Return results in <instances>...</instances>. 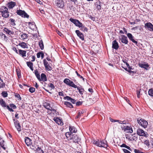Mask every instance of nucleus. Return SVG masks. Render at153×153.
<instances>
[{"label": "nucleus", "mask_w": 153, "mask_h": 153, "mask_svg": "<svg viewBox=\"0 0 153 153\" xmlns=\"http://www.w3.org/2000/svg\"><path fill=\"white\" fill-rule=\"evenodd\" d=\"M36 149L35 151L36 153H44V152L41 147H39V146L37 145Z\"/></svg>", "instance_id": "nucleus-33"}, {"label": "nucleus", "mask_w": 153, "mask_h": 153, "mask_svg": "<svg viewBox=\"0 0 153 153\" xmlns=\"http://www.w3.org/2000/svg\"><path fill=\"white\" fill-rule=\"evenodd\" d=\"M69 86L72 87L74 88H77V86L73 82L70 80V83L69 84Z\"/></svg>", "instance_id": "nucleus-40"}, {"label": "nucleus", "mask_w": 153, "mask_h": 153, "mask_svg": "<svg viewBox=\"0 0 153 153\" xmlns=\"http://www.w3.org/2000/svg\"><path fill=\"white\" fill-rule=\"evenodd\" d=\"M123 150L125 153H131L130 151L126 149H123Z\"/></svg>", "instance_id": "nucleus-62"}, {"label": "nucleus", "mask_w": 153, "mask_h": 153, "mask_svg": "<svg viewBox=\"0 0 153 153\" xmlns=\"http://www.w3.org/2000/svg\"><path fill=\"white\" fill-rule=\"evenodd\" d=\"M1 94L2 96L4 97H7L8 94L6 91H4L2 92Z\"/></svg>", "instance_id": "nucleus-46"}, {"label": "nucleus", "mask_w": 153, "mask_h": 153, "mask_svg": "<svg viewBox=\"0 0 153 153\" xmlns=\"http://www.w3.org/2000/svg\"><path fill=\"white\" fill-rule=\"evenodd\" d=\"M9 105L11 108H12L14 109H15L17 108L16 106L14 104H10Z\"/></svg>", "instance_id": "nucleus-55"}, {"label": "nucleus", "mask_w": 153, "mask_h": 153, "mask_svg": "<svg viewBox=\"0 0 153 153\" xmlns=\"http://www.w3.org/2000/svg\"><path fill=\"white\" fill-rule=\"evenodd\" d=\"M137 134L140 136L147 137V133L144 131L142 129L138 128L137 131Z\"/></svg>", "instance_id": "nucleus-6"}, {"label": "nucleus", "mask_w": 153, "mask_h": 153, "mask_svg": "<svg viewBox=\"0 0 153 153\" xmlns=\"http://www.w3.org/2000/svg\"><path fill=\"white\" fill-rule=\"evenodd\" d=\"M69 20L72 23H73L76 26V25H77V24L78 20H77L76 19H74L72 18H71L69 19Z\"/></svg>", "instance_id": "nucleus-36"}, {"label": "nucleus", "mask_w": 153, "mask_h": 153, "mask_svg": "<svg viewBox=\"0 0 153 153\" xmlns=\"http://www.w3.org/2000/svg\"><path fill=\"white\" fill-rule=\"evenodd\" d=\"M76 73V74L78 76L80 79H82L83 80H84V78L81 76L77 71H75Z\"/></svg>", "instance_id": "nucleus-54"}, {"label": "nucleus", "mask_w": 153, "mask_h": 153, "mask_svg": "<svg viewBox=\"0 0 153 153\" xmlns=\"http://www.w3.org/2000/svg\"><path fill=\"white\" fill-rule=\"evenodd\" d=\"M120 146L121 147H125L130 151H131V149L130 147L126 145L124 143L122 144Z\"/></svg>", "instance_id": "nucleus-42"}, {"label": "nucleus", "mask_w": 153, "mask_h": 153, "mask_svg": "<svg viewBox=\"0 0 153 153\" xmlns=\"http://www.w3.org/2000/svg\"><path fill=\"white\" fill-rule=\"evenodd\" d=\"M26 51L19 49V50L18 54L19 55L22 56L23 57H24L26 56Z\"/></svg>", "instance_id": "nucleus-22"}, {"label": "nucleus", "mask_w": 153, "mask_h": 153, "mask_svg": "<svg viewBox=\"0 0 153 153\" xmlns=\"http://www.w3.org/2000/svg\"><path fill=\"white\" fill-rule=\"evenodd\" d=\"M120 41L122 42L125 44H127L128 42L127 37L124 35L121 36L120 38L119 39Z\"/></svg>", "instance_id": "nucleus-9"}, {"label": "nucleus", "mask_w": 153, "mask_h": 153, "mask_svg": "<svg viewBox=\"0 0 153 153\" xmlns=\"http://www.w3.org/2000/svg\"><path fill=\"white\" fill-rule=\"evenodd\" d=\"M16 72L18 78H20L21 77L20 70L19 69H16Z\"/></svg>", "instance_id": "nucleus-39"}, {"label": "nucleus", "mask_w": 153, "mask_h": 153, "mask_svg": "<svg viewBox=\"0 0 153 153\" xmlns=\"http://www.w3.org/2000/svg\"><path fill=\"white\" fill-rule=\"evenodd\" d=\"M39 47L40 49L42 50L44 48V45L43 41L41 40L39 42Z\"/></svg>", "instance_id": "nucleus-37"}, {"label": "nucleus", "mask_w": 153, "mask_h": 153, "mask_svg": "<svg viewBox=\"0 0 153 153\" xmlns=\"http://www.w3.org/2000/svg\"><path fill=\"white\" fill-rule=\"evenodd\" d=\"M75 33L77 36L81 39L82 40H84V35L79 30H76L75 31Z\"/></svg>", "instance_id": "nucleus-12"}, {"label": "nucleus", "mask_w": 153, "mask_h": 153, "mask_svg": "<svg viewBox=\"0 0 153 153\" xmlns=\"http://www.w3.org/2000/svg\"><path fill=\"white\" fill-rule=\"evenodd\" d=\"M14 125L15 127L17 128V131L19 132L21 131V126L19 121L16 120L14 122Z\"/></svg>", "instance_id": "nucleus-18"}, {"label": "nucleus", "mask_w": 153, "mask_h": 153, "mask_svg": "<svg viewBox=\"0 0 153 153\" xmlns=\"http://www.w3.org/2000/svg\"><path fill=\"white\" fill-rule=\"evenodd\" d=\"M97 8L98 10H100L101 9V7L100 5V2H99L98 4L97 3Z\"/></svg>", "instance_id": "nucleus-47"}, {"label": "nucleus", "mask_w": 153, "mask_h": 153, "mask_svg": "<svg viewBox=\"0 0 153 153\" xmlns=\"http://www.w3.org/2000/svg\"><path fill=\"white\" fill-rule=\"evenodd\" d=\"M31 141L32 140L28 137H25V142L27 146L31 145L32 143Z\"/></svg>", "instance_id": "nucleus-19"}, {"label": "nucleus", "mask_w": 153, "mask_h": 153, "mask_svg": "<svg viewBox=\"0 0 153 153\" xmlns=\"http://www.w3.org/2000/svg\"><path fill=\"white\" fill-rule=\"evenodd\" d=\"M64 104L65 105L66 107L70 108H72L73 107L71 103L68 102H65Z\"/></svg>", "instance_id": "nucleus-34"}, {"label": "nucleus", "mask_w": 153, "mask_h": 153, "mask_svg": "<svg viewBox=\"0 0 153 153\" xmlns=\"http://www.w3.org/2000/svg\"><path fill=\"white\" fill-rule=\"evenodd\" d=\"M122 128L123 130L126 133H132L133 132L132 128L131 126H126L123 128L122 127Z\"/></svg>", "instance_id": "nucleus-11"}, {"label": "nucleus", "mask_w": 153, "mask_h": 153, "mask_svg": "<svg viewBox=\"0 0 153 153\" xmlns=\"http://www.w3.org/2000/svg\"><path fill=\"white\" fill-rule=\"evenodd\" d=\"M0 105H1L3 107H6L11 112L14 111V110L13 109L10 108V107H9V106L8 105H6V102L2 99H0Z\"/></svg>", "instance_id": "nucleus-5"}, {"label": "nucleus", "mask_w": 153, "mask_h": 153, "mask_svg": "<svg viewBox=\"0 0 153 153\" xmlns=\"http://www.w3.org/2000/svg\"><path fill=\"white\" fill-rule=\"evenodd\" d=\"M26 63L27 66L29 68L33 66V63L30 62H27Z\"/></svg>", "instance_id": "nucleus-45"}, {"label": "nucleus", "mask_w": 153, "mask_h": 153, "mask_svg": "<svg viewBox=\"0 0 153 153\" xmlns=\"http://www.w3.org/2000/svg\"><path fill=\"white\" fill-rule=\"evenodd\" d=\"M0 145L1 147L4 150H5L7 148L5 142L3 139L0 136Z\"/></svg>", "instance_id": "nucleus-8"}, {"label": "nucleus", "mask_w": 153, "mask_h": 153, "mask_svg": "<svg viewBox=\"0 0 153 153\" xmlns=\"http://www.w3.org/2000/svg\"><path fill=\"white\" fill-rule=\"evenodd\" d=\"M4 31L7 34L9 35L11 34H13L14 32L12 30H9L6 27H4Z\"/></svg>", "instance_id": "nucleus-28"}, {"label": "nucleus", "mask_w": 153, "mask_h": 153, "mask_svg": "<svg viewBox=\"0 0 153 153\" xmlns=\"http://www.w3.org/2000/svg\"><path fill=\"white\" fill-rule=\"evenodd\" d=\"M93 143L100 147L107 148L108 146V143L106 140H94Z\"/></svg>", "instance_id": "nucleus-1"}, {"label": "nucleus", "mask_w": 153, "mask_h": 153, "mask_svg": "<svg viewBox=\"0 0 153 153\" xmlns=\"http://www.w3.org/2000/svg\"><path fill=\"white\" fill-rule=\"evenodd\" d=\"M0 12L2 17L6 18L9 17V12L8 11V8L5 6H2L1 7Z\"/></svg>", "instance_id": "nucleus-2"}, {"label": "nucleus", "mask_w": 153, "mask_h": 153, "mask_svg": "<svg viewBox=\"0 0 153 153\" xmlns=\"http://www.w3.org/2000/svg\"><path fill=\"white\" fill-rule=\"evenodd\" d=\"M82 102L78 101L76 103V106H79L82 105Z\"/></svg>", "instance_id": "nucleus-60"}, {"label": "nucleus", "mask_w": 153, "mask_h": 153, "mask_svg": "<svg viewBox=\"0 0 153 153\" xmlns=\"http://www.w3.org/2000/svg\"><path fill=\"white\" fill-rule=\"evenodd\" d=\"M134 152H135V153H145L144 152H142L139 149H134Z\"/></svg>", "instance_id": "nucleus-52"}, {"label": "nucleus", "mask_w": 153, "mask_h": 153, "mask_svg": "<svg viewBox=\"0 0 153 153\" xmlns=\"http://www.w3.org/2000/svg\"><path fill=\"white\" fill-rule=\"evenodd\" d=\"M14 125L15 127L17 128V131L19 132L21 131V126L19 121L16 120L14 122Z\"/></svg>", "instance_id": "nucleus-17"}, {"label": "nucleus", "mask_w": 153, "mask_h": 153, "mask_svg": "<svg viewBox=\"0 0 153 153\" xmlns=\"http://www.w3.org/2000/svg\"><path fill=\"white\" fill-rule=\"evenodd\" d=\"M140 91L139 90L137 91V96L138 98H139L140 97Z\"/></svg>", "instance_id": "nucleus-61"}, {"label": "nucleus", "mask_w": 153, "mask_h": 153, "mask_svg": "<svg viewBox=\"0 0 153 153\" xmlns=\"http://www.w3.org/2000/svg\"><path fill=\"white\" fill-rule=\"evenodd\" d=\"M110 120L111 121L113 122H118L119 123L121 124H125L126 123V122L125 121V120H124L123 121H122L120 120H114L113 119L111 118L110 119Z\"/></svg>", "instance_id": "nucleus-31"}, {"label": "nucleus", "mask_w": 153, "mask_h": 153, "mask_svg": "<svg viewBox=\"0 0 153 153\" xmlns=\"http://www.w3.org/2000/svg\"><path fill=\"white\" fill-rule=\"evenodd\" d=\"M39 80V81H42L43 82L47 81V79L46 75L44 73H42L41 75V78H40V80Z\"/></svg>", "instance_id": "nucleus-27"}, {"label": "nucleus", "mask_w": 153, "mask_h": 153, "mask_svg": "<svg viewBox=\"0 0 153 153\" xmlns=\"http://www.w3.org/2000/svg\"><path fill=\"white\" fill-rule=\"evenodd\" d=\"M16 13L18 15L23 17L26 18L27 19L29 18V15L24 10H17L16 11Z\"/></svg>", "instance_id": "nucleus-4"}, {"label": "nucleus", "mask_w": 153, "mask_h": 153, "mask_svg": "<svg viewBox=\"0 0 153 153\" xmlns=\"http://www.w3.org/2000/svg\"><path fill=\"white\" fill-rule=\"evenodd\" d=\"M84 111L83 110H79L78 111V113L76 117V118H78L80 117L81 115L83 114Z\"/></svg>", "instance_id": "nucleus-38"}, {"label": "nucleus", "mask_w": 153, "mask_h": 153, "mask_svg": "<svg viewBox=\"0 0 153 153\" xmlns=\"http://www.w3.org/2000/svg\"><path fill=\"white\" fill-rule=\"evenodd\" d=\"M80 140V139L76 135L74 134L71 136V140H72L74 142L77 143Z\"/></svg>", "instance_id": "nucleus-14"}, {"label": "nucleus", "mask_w": 153, "mask_h": 153, "mask_svg": "<svg viewBox=\"0 0 153 153\" xmlns=\"http://www.w3.org/2000/svg\"><path fill=\"white\" fill-rule=\"evenodd\" d=\"M119 47V46L118 42L116 40H114L112 42V48L117 50Z\"/></svg>", "instance_id": "nucleus-16"}, {"label": "nucleus", "mask_w": 153, "mask_h": 153, "mask_svg": "<svg viewBox=\"0 0 153 153\" xmlns=\"http://www.w3.org/2000/svg\"><path fill=\"white\" fill-rule=\"evenodd\" d=\"M148 94L150 96L153 97V88H151L149 89Z\"/></svg>", "instance_id": "nucleus-43"}, {"label": "nucleus", "mask_w": 153, "mask_h": 153, "mask_svg": "<svg viewBox=\"0 0 153 153\" xmlns=\"http://www.w3.org/2000/svg\"><path fill=\"white\" fill-rule=\"evenodd\" d=\"M144 27L151 31H153V25L150 22H149L145 24Z\"/></svg>", "instance_id": "nucleus-10"}, {"label": "nucleus", "mask_w": 153, "mask_h": 153, "mask_svg": "<svg viewBox=\"0 0 153 153\" xmlns=\"http://www.w3.org/2000/svg\"><path fill=\"white\" fill-rule=\"evenodd\" d=\"M56 6L62 8L64 6V2L63 1H58L56 3Z\"/></svg>", "instance_id": "nucleus-20"}, {"label": "nucleus", "mask_w": 153, "mask_h": 153, "mask_svg": "<svg viewBox=\"0 0 153 153\" xmlns=\"http://www.w3.org/2000/svg\"><path fill=\"white\" fill-rule=\"evenodd\" d=\"M48 86L51 88L52 89H54L55 88L54 85L52 83H50L48 84Z\"/></svg>", "instance_id": "nucleus-57"}, {"label": "nucleus", "mask_w": 153, "mask_h": 153, "mask_svg": "<svg viewBox=\"0 0 153 153\" xmlns=\"http://www.w3.org/2000/svg\"><path fill=\"white\" fill-rule=\"evenodd\" d=\"M49 110L51 111L52 112H53V113H56V110L54 108H53L52 107H51Z\"/></svg>", "instance_id": "nucleus-63"}, {"label": "nucleus", "mask_w": 153, "mask_h": 153, "mask_svg": "<svg viewBox=\"0 0 153 153\" xmlns=\"http://www.w3.org/2000/svg\"><path fill=\"white\" fill-rule=\"evenodd\" d=\"M78 22L77 25H76V26L79 27H82L83 26V25L82 23L79 22V20Z\"/></svg>", "instance_id": "nucleus-48"}, {"label": "nucleus", "mask_w": 153, "mask_h": 153, "mask_svg": "<svg viewBox=\"0 0 153 153\" xmlns=\"http://www.w3.org/2000/svg\"><path fill=\"white\" fill-rule=\"evenodd\" d=\"M72 134L70 132H68L66 133L65 135L68 140H71V136L72 135Z\"/></svg>", "instance_id": "nucleus-32"}, {"label": "nucleus", "mask_w": 153, "mask_h": 153, "mask_svg": "<svg viewBox=\"0 0 153 153\" xmlns=\"http://www.w3.org/2000/svg\"><path fill=\"white\" fill-rule=\"evenodd\" d=\"M127 36L130 40L135 43L136 45L137 44V42L134 39V37L132 36L131 34L128 33L127 34Z\"/></svg>", "instance_id": "nucleus-13"}, {"label": "nucleus", "mask_w": 153, "mask_h": 153, "mask_svg": "<svg viewBox=\"0 0 153 153\" xmlns=\"http://www.w3.org/2000/svg\"><path fill=\"white\" fill-rule=\"evenodd\" d=\"M138 65L139 67L141 68H143L146 70H148L147 68L149 66V65L148 63L143 64L140 63H139L138 64Z\"/></svg>", "instance_id": "nucleus-25"}, {"label": "nucleus", "mask_w": 153, "mask_h": 153, "mask_svg": "<svg viewBox=\"0 0 153 153\" xmlns=\"http://www.w3.org/2000/svg\"><path fill=\"white\" fill-rule=\"evenodd\" d=\"M53 120L59 125H63V123L62 119H60L59 118L57 117H54Z\"/></svg>", "instance_id": "nucleus-15"}, {"label": "nucleus", "mask_w": 153, "mask_h": 153, "mask_svg": "<svg viewBox=\"0 0 153 153\" xmlns=\"http://www.w3.org/2000/svg\"><path fill=\"white\" fill-rule=\"evenodd\" d=\"M81 30H83L84 31H88V28L84 26H83L81 28Z\"/></svg>", "instance_id": "nucleus-56"}, {"label": "nucleus", "mask_w": 153, "mask_h": 153, "mask_svg": "<svg viewBox=\"0 0 153 153\" xmlns=\"http://www.w3.org/2000/svg\"><path fill=\"white\" fill-rule=\"evenodd\" d=\"M46 105H44V107L47 109L49 110L51 108L50 106V104L49 103H46Z\"/></svg>", "instance_id": "nucleus-50"}, {"label": "nucleus", "mask_w": 153, "mask_h": 153, "mask_svg": "<svg viewBox=\"0 0 153 153\" xmlns=\"http://www.w3.org/2000/svg\"><path fill=\"white\" fill-rule=\"evenodd\" d=\"M21 39L22 40H24L27 39L28 37V34L25 33H23L21 35H20Z\"/></svg>", "instance_id": "nucleus-29"}, {"label": "nucleus", "mask_w": 153, "mask_h": 153, "mask_svg": "<svg viewBox=\"0 0 153 153\" xmlns=\"http://www.w3.org/2000/svg\"><path fill=\"white\" fill-rule=\"evenodd\" d=\"M29 91L31 93H33L35 91V89L33 87H30L29 89Z\"/></svg>", "instance_id": "nucleus-51"}, {"label": "nucleus", "mask_w": 153, "mask_h": 153, "mask_svg": "<svg viewBox=\"0 0 153 153\" xmlns=\"http://www.w3.org/2000/svg\"><path fill=\"white\" fill-rule=\"evenodd\" d=\"M70 132L71 133H75L77 131V129L74 126H69Z\"/></svg>", "instance_id": "nucleus-26"}, {"label": "nucleus", "mask_w": 153, "mask_h": 153, "mask_svg": "<svg viewBox=\"0 0 153 153\" xmlns=\"http://www.w3.org/2000/svg\"><path fill=\"white\" fill-rule=\"evenodd\" d=\"M15 96L16 97L18 98V99L19 100H22V98L20 97L19 94L18 93H16L15 94Z\"/></svg>", "instance_id": "nucleus-49"}, {"label": "nucleus", "mask_w": 153, "mask_h": 153, "mask_svg": "<svg viewBox=\"0 0 153 153\" xmlns=\"http://www.w3.org/2000/svg\"><path fill=\"white\" fill-rule=\"evenodd\" d=\"M9 22L10 23L11 25L12 26H15L16 25V23H15V19L10 18V19L9 20Z\"/></svg>", "instance_id": "nucleus-41"}, {"label": "nucleus", "mask_w": 153, "mask_h": 153, "mask_svg": "<svg viewBox=\"0 0 153 153\" xmlns=\"http://www.w3.org/2000/svg\"><path fill=\"white\" fill-rule=\"evenodd\" d=\"M7 5L8 8L10 9H11L16 5V3L14 2L11 1L8 3Z\"/></svg>", "instance_id": "nucleus-24"}, {"label": "nucleus", "mask_w": 153, "mask_h": 153, "mask_svg": "<svg viewBox=\"0 0 153 153\" xmlns=\"http://www.w3.org/2000/svg\"><path fill=\"white\" fill-rule=\"evenodd\" d=\"M138 123L144 128H146L147 127L148 123V122L144 119H137V120Z\"/></svg>", "instance_id": "nucleus-3"}, {"label": "nucleus", "mask_w": 153, "mask_h": 153, "mask_svg": "<svg viewBox=\"0 0 153 153\" xmlns=\"http://www.w3.org/2000/svg\"><path fill=\"white\" fill-rule=\"evenodd\" d=\"M70 80L69 79L66 78L64 79L63 82L64 83L69 85V84L70 83Z\"/></svg>", "instance_id": "nucleus-44"}, {"label": "nucleus", "mask_w": 153, "mask_h": 153, "mask_svg": "<svg viewBox=\"0 0 153 153\" xmlns=\"http://www.w3.org/2000/svg\"><path fill=\"white\" fill-rule=\"evenodd\" d=\"M126 65L127 66V67L128 68V70H131L132 69V68L130 67L128 63H126Z\"/></svg>", "instance_id": "nucleus-64"}, {"label": "nucleus", "mask_w": 153, "mask_h": 153, "mask_svg": "<svg viewBox=\"0 0 153 153\" xmlns=\"http://www.w3.org/2000/svg\"><path fill=\"white\" fill-rule=\"evenodd\" d=\"M19 45L23 48H28L27 43L24 42H20L17 46Z\"/></svg>", "instance_id": "nucleus-21"}, {"label": "nucleus", "mask_w": 153, "mask_h": 153, "mask_svg": "<svg viewBox=\"0 0 153 153\" xmlns=\"http://www.w3.org/2000/svg\"><path fill=\"white\" fill-rule=\"evenodd\" d=\"M43 62L46 70L47 71H49L52 70V67L50 65L46 59H44L43 60Z\"/></svg>", "instance_id": "nucleus-7"}, {"label": "nucleus", "mask_w": 153, "mask_h": 153, "mask_svg": "<svg viewBox=\"0 0 153 153\" xmlns=\"http://www.w3.org/2000/svg\"><path fill=\"white\" fill-rule=\"evenodd\" d=\"M77 89L78 90L79 93L81 95H82L84 91V89L82 86H77Z\"/></svg>", "instance_id": "nucleus-30"}, {"label": "nucleus", "mask_w": 153, "mask_h": 153, "mask_svg": "<svg viewBox=\"0 0 153 153\" xmlns=\"http://www.w3.org/2000/svg\"><path fill=\"white\" fill-rule=\"evenodd\" d=\"M34 72L35 75L37 79L38 80H40V76L38 71L37 69H36L34 70Z\"/></svg>", "instance_id": "nucleus-35"}, {"label": "nucleus", "mask_w": 153, "mask_h": 153, "mask_svg": "<svg viewBox=\"0 0 153 153\" xmlns=\"http://www.w3.org/2000/svg\"><path fill=\"white\" fill-rule=\"evenodd\" d=\"M30 148L32 149L34 151H35L36 149L37 148L36 147L33 145H31L30 147Z\"/></svg>", "instance_id": "nucleus-58"}, {"label": "nucleus", "mask_w": 153, "mask_h": 153, "mask_svg": "<svg viewBox=\"0 0 153 153\" xmlns=\"http://www.w3.org/2000/svg\"><path fill=\"white\" fill-rule=\"evenodd\" d=\"M144 143L147 146H149L150 145L149 140H146L144 141Z\"/></svg>", "instance_id": "nucleus-53"}, {"label": "nucleus", "mask_w": 153, "mask_h": 153, "mask_svg": "<svg viewBox=\"0 0 153 153\" xmlns=\"http://www.w3.org/2000/svg\"><path fill=\"white\" fill-rule=\"evenodd\" d=\"M0 35L1 36V38H4V39L6 38V36L3 33H1Z\"/></svg>", "instance_id": "nucleus-59"}, {"label": "nucleus", "mask_w": 153, "mask_h": 153, "mask_svg": "<svg viewBox=\"0 0 153 153\" xmlns=\"http://www.w3.org/2000/svg\"><path fill=\"white\" fill-rule=\"evenodd\" d=\"M64 99L65 100H67L68 101H70L73 104L75 103L76 100L73 99L71 97L68 96H66L64 98Z\"/></svg>", "instance_id": "nucleus-23"}]
</instances>
